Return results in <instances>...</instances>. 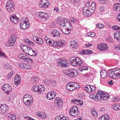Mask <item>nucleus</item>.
Here are the masks:
<instances>
[{
  "label": "nucleus",
  "mask_w": 120,
  "mask_h": 120,
  "mask_svg": "<svg viewBox=\"0 0 120 120\" xmlns=\"http://www.w3.org/2000/svg\"><path fill=\"white\" fill-rule=\"evenodd\" d=\"M107 96H106V94L102 93V92L101 91H98L97 93L90 95V97L95 100L101 99L106 100L110 97L109 95L107 93Z\"/></svg>",
  "instance_id": "obj_1"
},
{
  "label": "nucleus",
  "mask_w": 120,
  "mask_h": 120,
  "mask_svg": "<svg viewBox=\"0 0 120 120\" xmlns=\"http://www.w3.org/2000/svg\"><path fill=\"white\" fill-rule=\"evenodd\" d=\"M109 75V77L112 79H115L119 77L120 76V70L119 68H116L108 70Z\"/></svg>",
  "instance_id": "obj_2"
},
{
  "label": "nucleus",
  "mask_w": 120,
  "mask_h": 120,
  "mask_svg": "<svg viewBox=\"0 0 120 120\" xmlns=\"http://www.w3.org/2000/svg\"><path fill=\"white\" fill-rule=\"evenodd\" d=\"M79 87V85L75 82H70L68 83L66 86V88L68 90L71 91L76 88H78Z\"/></svg>",
  "instance_id": "obj_3"
},
{
  "label": "nucleus",
  "mask_w": 120,
  "mask_h": 120,
  "mask_svg": "<svg viewBox=\"0 0 120 120\" xmlns=\"http://www.w3.org/2000/svg\"><path fill=\"white\" fill-rule=\"evenodd\" d=\"M45 90V88L44 85H34L33 86L32 88V91L35 92H38L41 93L44 91Z\"/></svg>",
  "instance_id": "obj_4"
},
{
  "label": "nucleus",
  "mask_w": 120,
  "mask_h": 120,
  "mask_svg": "<svg viewBox=\"0 0 120 120\" xmlns=\"http://www.w3.org/2000/svg\"><path fill=\"white\" fill-rule=\"evenodd\" d=\"M14 3L11 0L8 1L6 5V8L7 11L11 13L14 10Z\"/></svg>",
  "instance_id": "obj_5"
},
{
  "label": "nucleus",
  "mask_w": 120,
  "mask_h": 120,
  "mask_svg": "<svg viewBox=\"0 0 120 120\" xmlns=\"http://www.w3.org/2000/svg\"><path fill=\"white\" fill-rule=\"evenodd\" d=\"M30 23L29 20L27 19L25 20H22L20 21V26L22 29L25 30L27 29L29 26Z\"/></svg>",
  "instance_id": "obj_6"
},
{
  "label": "nucleus",
  "mask_w": 120,
  "mask_h": 120,
  "mask_svg": "<svg viewBox=\"0 0 120 120\" xmlns=\"http://www.w3.org/2000/svg\"><path fill=\"white\" fill-rule=\"evenodd\" d=\"M66 74L70 77H75L77 75L78 72L76 69H69L66 71Z\"/></svg>",
  "instance_id": "obj_7"
},
{
  "label": "nucleus",
  "mask_w": 120,
  "mask_h": 120,
  "mask_svg": "<svg viewBox=\"0 0 120 120\" xmlns=\"http://www.w3.org/2000/svg\"><path fill=\"white\" fill-rule=\"evenodd\" d=\"M2 89L4 91V93L7 94H9L11 91V86L8 84H6L3 85L2 87Z\"/></svg>",
  "instance_id": "obj_8"
},
{
  "label": "nucleus",
  "mask_w": 120,
  "mask_h": 120,
  "mask_svg": "<svg viewBox=\"0 0 120 120\" xmlns=\"http://www.w3.org/2000/svg\"><path fill=\"white\" fill-rule=\"evenodd\" d=\"M78 109L76 106L73 107L70 109L69 113L70 115L72 116H77L79 114Z\"/></svg>",
  "instance_id": "obj_9"
},
{
  "label": "nucleus",
  "mask_w": 120,
  "mask_h": 120,
  "mask_svg": "<svg viewBox=\"0 0 120 120\" xmlns=\"http://www.w3.org/2000/svg\"><path fill=\"white\" fill-rule=\"evenodd\" d=\"M67 61L63 58H61L58 61V66L60 67H66L68 65Z\"/></svg>",
  "instance_id": "obj_10"
},
{
  "label": "nucleus",
  "mask_w": 120,
  "mask_h": 120,
  "mask_svg": "<svg viewBox=\"0 0 120 120\" xmlns=\"http://www.w3.org/2000/svg\"><path fill=\"white\" fill-rule=\"evenodd\" d=\"M52 42L53 45L55 47H62L65 44V41H64L60 40L58 41H56L53 40Z\"/></svg>",
  "instance_id": "obj_11"
},
{
  "label": "nucleus",
  "mask_w": 120,
  "mask_h": 120,
  "mask_svg": "<svg viewBox=\"0 0 120 120\" xmlns=\"http://www.w3.org/2000/svg\"><path fill=\"white\" fill-rule=\"evenodd\" d=\"M49 2L47 0H41L39 2V6L43 8H47L49 6Z\"/></svg>",
  "instance_id": "obj_12"
},
{
  "label": "nucleus",
  "mask_w": 120,
  "mask_h": 120,
  "mask_svg": "<svg viewBox=\"0 0 120 120\" xmlns=\"http://www.w3.org/2000/svg\"><path fill=\"white\" fill-rule=\"evenodd\" d=\"M33 37L34 41L36 43L40 45L43 43V41L41 38L35 35H33Z\"/></svg>",
  "instance_id": "obj_13"
},
{
  "label": "nucleus",
  "mask_w": 120,
  "mask_h": 120,
  "mask_svg": "<svg viewBox=\"0 0 120 120\" xmlns=\"http://www.w3.org/2000/svg\"><path fill=\"white\" fill-rule=\"evenodd\" d=\"M56 94V93L54 91L49 92L46 95L47 98L49 100H51L54 98Z\"/></svg>",
  "instance_id": "obj_14"
},
{
  "label": "nucleus",
  "mask_w": 120,
  "mask_h": 120,
  "mask_svg": "<svg viewBox=\"0 0 120 120\" xmlns=\"http://www.w3.org/2000/svg\"><path fill=\"white\" fill-rule=\"evenodd\" d=\"M60 28L62 32L66 35L69 34L71 32V30L73 29L72 27H71V28H70L68 27L62 28L61 26H60Z\"/></svg>",
  "instance_id": "obj_15"
},
{
  "label": "nucleus",
  "mask_w": 120,
  "mask_h": 120,
  "mask_svg": "<svg viewBox=\"0 0 120 120\" xmlns=\"http://www.w3.org/2000/svg\"><path fill=\"white\" fill-rule=\"evenodd\" d=\"M40 17L43 20H46L48 19L49 18L48 14L46 13L43 12L38 13Z\"/></svg>",
  "instance_id": "obj_16"
},
{
  "label": "nucleus",
  "mask_w": 120,
  "mask_h": 120,
  "mask_svg": "<svg viewBox=\"0 0 120 120\" xmlns=\"http://www.w3.org/2000/svg\"><path fill=\"white\" fill-rule=\"evenodd\" d=\"M19 18L17 17L15 15H14L11 16L10 18V21L13 24H15L19 21Z\"/></svg>",
  "instance_id": "obj_17"
},
{
  "label": "nucleus",
  "mask_w": 120,
  "mask_h": 120,
  "mask_svg": "<svg viewBox=\"0 0 120 120\" xmlns=\"http://www.w3.org/2000/svg\"><path fill=\"white\" fill-rule=\"evenodd\" d=\"M30 47H28L26 45H23L21 47V48L22 50L27 54L30 55L29 52L31 49Z\"/></svg>",
  "instance_id": "obj_18"
},
{
  "label": "nucleus",
  "mask_w": 120,
  "mask_h": 120,
  "mask_svg": "<svg viewBox=\"0 0 120 120\" xmlns=\"http://www.w3.org/2000/svg\"><path fill=\"white\" fill-rule=\"evenodd\" d=\"M98 48L100 50H104L106 49H108V47L107 45L105 43H103L100 44L98 46Z\"/></svg>",
  "instance_id": "obj_19"
},
{
  "label": "nucleus",
  "mask_w": 120,
  "mask_h": 120,
  "mask_svg": "<svg viewBox=\"0 0 120 120\" xmlns=\"http://www.w3.org/2000/svg\"><path fill=\"white\" fill-rule=\"evenodd\" d=\"M77 57H72L70 58V62L71 65L75 67L77 66Z\"/></svg>",
  "instance_id": "obj_20"
},
{
  "label": "nucleus",
  "mask_w": 120,
  "mask_h": 120,
  "mask_svg": "<svg viewBox=\"0 0 120 120\" xmlns=\"http://www.w3.org/2000/svg\"><path fill=\"white\" fill-rule=\"evenodd\" d=\"M51 33V35L53 37H59L60 36L59 32L56 29L52 30Z\"/></svg>",
  "instance_id": "obj_21"
},
{
  "label": "nucleus",
  "mask_w": 120,
  "mask_h": 120,
  "mask_svg": "<svg viewBox=\"0 0 120 120\" xmlns=\"http://www.w3.org/2000/svg\"><path fill=\"white\" fill-rule=\"evenodd\" d=\"M63 100L62 99L59 98H56L54 102L57 105L59 106L62 105Z\"/></svg>",
  "instance_id": "obj_22"
},
{
  "label": "nucleus",
  "mask_w": 120,
  "mask_h": 120,
  "mask_svg": "<svg viewBox=\"0 0 120 120\" xmlns=\"http://www.w3.org/2000/svg\"><path fill=\"white\" fill-rule=\"evenodd\" d=\"M82 12L84 15L86 16H90L93 13V11H90L88 9H84L82 10Z\"/></svg>",
  "instance_id": "obj_23"
},
{
  "label": "nucleus",
  "mask_w": 120,
  "mask_h": 120,
  "mask_svg": "<svg viewBox=\"0 0 120 120\" xmlns=\"http://www.w3.org/2000/svg\"><path fill=\"white\" fill-rule=\"evenodd\" d=\"M21 81V78L19 75H16L15 77V84L18 86Z\"/></svg>",
  "instance_id": "obj_24"
},
{
  "label": "nucleus",
  "mask_w": 120,
  "mask_h": 120,
  "mask_svg": "<svg viewBox=\"0 0 120 120\" xmlns=\"http://www.w3.org/2000/svg\"><path fill=\"white\" fill-rule=\"evenodd\" d=\"M88 4H89V6L90 9V11H93V13L95 11V9L96 7V5L95 3L93 2L92 3H90V2H89Z\"/></svg>",
  "instance_id": "obj_25"
},
{
  "label": "nucleus",
  "mask_w": 120,
  "mask_h": 120,
  "mask_svg": "<svg viewBox=\"0 0 120 120\" xmlns=\"http://www.w3.org/2000/svg\"><path fill=\"white\" fill-rule=\"evenodd\" d=\"M71 102L72 103L80 105H82L83 104V103L82 101L76 99H74V100H72Z\"/></svg>",
  "instance_id": "obj_26"
},
{
  "label": "nucleus",
  "mask_w": 120,
  "mask_h": 120,
  "mask_svg": "<svg viewBox=\"0 0 120 120\" xmlns=\"http://www.w3.org/2000/svg\"><path fill=\"white\" fill-rule=\"evenodd\" d=\"M7 116L9 120H16V117L14 114L11 113H8L7 115Z\"/></svg>",
  "instance_id": "obj_27"
},
{
  "label": "nucleus",
  "mask_w": 120,
  "mask_h": 120,
  "mask_svg": "<svg viewBox=\"0 0 120 120\" xmlns=\"http://www.w3.org/2000/svg\"><path fill=\"white\" fill-rule=\"evenodd\" d=\"M114 37L118 41H120V31L116 32L114 34Z\"/></svg>",
  "instance_id": "obj_28"
},
{
  "label": "nucleus",
  "mask_w": 120,
  "mask_h": 120,
  "mask_svg": "<svg viewBox=\"0 0 120 120\" xmlns=\"http://www.w3.org/2000/svg\"><path fill=\"white\" fill-rule=\"evenodd\" d=\"M79 45L78 42L75 41H74L72 42V43L71 45V47L73 49L76 48L79 46Z\"/></svg>",
  "instance_id": "obj_29"
},
{
  "label": "nucleus",
  "mask_w": 120,
  "mask_h": 120,
  "mask_svg": "<svg viewBox=\"0 0 120 120\" xmlns=\"http://www.w3.org/2000/svg\"><path fill=\"white\" fill-rule=\"evenodd\" d=\"M100 75L101 77L103 78H106L107 76V73L106 71L104 70H102L100 72Z\"/></svg>",
  "instance_id": "obj_30"
},
{
  "label": "nucleus",
  "mask_w": 120,
  "mask_h": 120,
  "mask_svg": "<svg viewBox=\"0 0 120 120\" xmlns=\"http://www.w3.org/2000/svg\"><path fill=\"white\" fill-rule=\"evenodd\" d=\"M33 98L31 97L30 99V100L27 99L26 100H23L24 103L27 105V106H29L30 104H31V102H32Z\"/></svg>",
  "instance_id": "obj_31"
},
{
  "label": "nucleus",
  "mask_w": 120,
  "mask_h": 120,
  "mask_svg": "<svg viewBox=\"0 0 120 120\" xmlns=\"http://www.w3.org/2000/svg\"><path fill=\"white\" fill-rule=\"evenodd\" d=\"M112 108L115 110H120V104H114L112 105Z\"/></svg>",
  "instance_id": "obj_32"
},
{
  "label": "nucleus",
  "mask_w": 120,
  "mask_h": 120,
  "mask_svg": "<svg viewBox=\"0 0 120 120\" xmlns=\"http://www.w3.org/2000/svg\"><path fill=\"white\" fill-rule=\"evenodd\" d=\"M109 119V115L105 114L100 118L99 120H107Z\"/></svg>",
  "instance_id": "obj_33"
},
{
  "label": "nucleus",
  "mask_w": 120,
  "mask_h": 120,
  "mask_svg": "<svg viewBox=\"0 0 120 120\" xmlns=\"http://www.w3.org/2000/svg\"><path fill=\"white\" fill-rule=\"evenodd\" d=\"M113 9L115 11H120V4L116 3L113 5Z\"/></svg>",
  "instance_id": "obj_34"
},
{
  "label": "nucleus",
  "mask_w": 120,
  "mask_h": 120,
  "mask_svg": "<svg viewBox=\"0 0 120 120\" xmlns=\"http://www.w3.org/2000/svg\"><path fill=\"white\" fill-rule=\"evenodd\" d=\"M77 66H81L83 64V61L81 60L80 58L78 57H77Z\"/></svg>",
  "instance_id": "obj_35"
},
{
  "label": "nucleus",
  "mask_w": 120,
  "mask_h": 120,
  "mask_svg": "<svg viewBox=\"0 0 120 120\" xmlns=\"http://www.w3.org/2000/svg\"><path fill=\"white\" fill-rule=\"evenodd\" d=\"M65 20L66 22L65 23L64 26L67 28L69 27V28H71V27H72L71 23L68 21H67V19H65Z\"/></svg>",
  "instance_id": "obj_36"
},
{
  "label": "nucleus",
  "mask_w": 120,
  "mask_h": 120,
  "mask_svg": "<svg viewBox=\"0 0 120 120\" xmlns=\"http://www.w3.org/2000/svg\"><path fill=\"white\" fill-rule=\"evenodd\" d=\"M66 19H62L60 21L59 23L60 25L61 26H61V28L63 26L64 27L65 26V23Z\"/></svg>",
  "instance_id": "obj_37"
},
{
  "label": "nucleus",
  "mask_w": 120,
  "mask_h": 120,
  "mask_svg": "<svg viewBox=\"0 0 120 120\" xmlns=\"http://www.w3.org/2000/svg\"><path fill=\"white\" fill-rule=\"evenodd\" d=\"M26 56L27 57V55L21 53L18 55V57L19 58L24 60Z\"/></svg>",
  "instance_id": "obj_38"
},
{
  "label": "nucleus",
  "mask_w": 120,
  "mask_h": 120,
  "mask_svg": "<svg viewBox=\"0 0 120 120\" xmlns=\"http://www.w3.org/2000/svg\"><path fill=\"white\" fill-rule=\"evenodd\" d=\"M24 60V61L26 62H29L30 63H32L33 61L32 59L30 58L29 56L27 55V57L26 56Z\"/></svg>",
  "instance_id": "obj_39"
},
{
  "label": "nucleus",
  "mask_w": 120,
  "mask_h": 120,
  "mask_svg": "<svg viewBox=\"0 0 120 120\" xmlns=\"http://www.w3.org/2000/svg\"><path fill=\"white\" fill-rule=\"evenodd\" d=\"M25 42H26V43L30 45H32L33 46H35V44L34 42L29 41L28 39H26L25 41Z\"/></svg>",
  "instance_id": "obj_40"
},
{
  "label": "nucleus",
  "mask_w": 120,
  "mask_h": 120,
  "mask_svg": "<svg viewBox=\"0 0 120 120\" xmlns=\"http://www.w3.org/2000/svg\"><path fill=\"white\" fill-rule=\"evenodd\" d=\"M4 108H3V109L2 111V114L5 113L6 112H7L8 111V106L5 104V105Z\"/></svg>",
  "instance_id": "obj_41"
},
{
  "label": "nucleus",
  "mask_w": 120,
  "mask_h": 120,
  "mask_svg": "<svg viewBox=\"0 0 120 120\" xmlns=\"http://www.w3.org/2000/svg\"><path fill=\"white\" fill-rule=\"evenodd\" d=\"M32 52L33 53V55H31L30 54V55H30L32 56H35L37 55V51H35L33 49H32V48H31V49L30 50L29 54L30 53Z\"/></svg>",
  "instance_id": "obj_42"
},
{
  "label": "nucleus",
  "mask_w": 120,
  "mask_h": 120,
  "mask_svg": "<svg viewBox=\"0 0 120 120\" xmlns=\"http://www.w3.org/2000/svg\"><path fill=\"white\" fill-rule=\"evenodd\" d=\"M56 120H69V119L65 116H64L62 117H60V119L58 118V117H56Z\"/></svg>",
  "instance_id": "obj_43"
},
{
  "label": "nucleus",
  "mask_w": 120,
  "mask_h": 120,
  "mask_svg": "<svg viewBox=\"0 0 120 120\" xmlns=\"http://www.w3.org/2000/svg\"><path fill=\"white\" fill-rule=\"evenodd\" d=\"M87 87H88L87 88H88L91 89V92L94 91L96 88V87L95 86L92 85H90V86H88Z\"/></svg>",
  "instance_id": "obj_44"
},
{
  "label": "nucleus",
  "mask_w": 120,
  "mask_h": 120,
  "mask_svg": "<svg viewBox=\"0 0 120 120\" xmlns=\"http://www.w3.org/2000/svg\"><path fill=\"white\" fill-rule=\"evenodd\" d=\"M88 86H90L89 85H86L85 86V90L88 93L90 94L91 93V89H90L89 88H88L87 87Z\"/></svg>",
  "instance_id": "obj_45"
},
{
  "label": "nucleus",
  "mask_w": 120,
  "mask_h": 120,
  "mask_svg": "<svg viewBox=\"0 0 120 120\" xmlns=\"http://www.w3.org/2000/svg\"><path fill=\"white\" fill-rule=\"evenodd\" d=\"M16 38L17 37L15 35L12 34L11 35L9 40L15 41Z\"/></svg>",
  "instance_id": "obj_46"
},
{
  "label": "nucleus",
  "mask_w": 120,
  "mask_h": 120,
  "mask_svg": "<svg viewBox=\"0 0 120 120\" xmlns=\"http://www.w3.org/2000/svg\"><path fill=\"white\" fill-rule=\"evenodd\" d=\"M71 21L73 23H75L78 21V20L73 17H71L70 18Z\"/></svg>",
  "instance_id": "obj_47"
},
{
  "label": "nucleus",
  "mask_w": 120,
  "mask_h": 120,
  "mask_svg": "<svg viewBox=\"0 0 120 120\" xmlns=\"http://www.w3.org/2000/svg\"><path fill=\"white\" fill-rule=\"evenodd\" d=\"M120 100V98H118V97L116 96V97H114L111 100L114 102H117L118 101Z\"/></svg>",
  "instance_id": "obj_48"
},
{
  "label": "nucleus",
  "mask_w": 120,
  "mask_h": 120,
  "mask_svg": "<svg viewBox=\"0 0 120 120\" xmlns=\"http://www.w3.org/2000/svg\"><path fill=\"white\" fill-rule=\"evenodd\" d=\"M97 26L98 28L100 29H103L104 27V25L101 23L97 24Z\"/></svg>",
  "instance_id": "obj_49"
},
{
  "label": "nucleus",
  "mask_w": 120,
  "mask_h": 120,
  "mask_svg": "<svg viewBox=\"0 0 120 120\" xmlns=\"http://www.w3.org/2000/svg\"><path fill=\"white\" fill-rule=\"evenodd\" d=\"M87 35L92 37H94L95 35V34L94 32H90L87 34Z\"/></svg>",
  "instance_id": "obj_50"
},
{
  "label": "nucleus",
  "mask_w": 120,
  "mask_h": 120,
  "mask_svg": "<svg viewBox=\"0 0 120 120\" xmlns=\"http://www.w3.org/2000/svg\"><path fill=\"white\" fill-rule=\"evenodd\" d=\"M82 68L80 70L81 71H82L83 70H87L88 69V68L87 66L84 65H82Z\"/></svg>",
  "instance_id": "obj_51"
},
{
  "label": "nucleus",
  "mask_w": 120,
  "mask_h": 120,
  "mask_svg": "<svg viewBox=\"0 0 120 120\" xmlns=\"http://www.w3.org/2000/svg\"><path fill=\"white\" fill-rule=\"evenodd\" d=\"M112 28L114 30H120V27L117 25L113 26Z\"/></svg>",
  "instance_id": "obj_52"
},
{
  "label": "nucleus",
  "mask_w": 120,
  "mask_h": 120,
  "mask_svg": "<svg viewBox=\"0 0 120 120\" xmlns=\"http://www.w3.org/2000/svg\"><path fill=\"white\" fill-rule=\"evenodd\" d=\"M0 57H3L4 58H7V57L6 55L2 51H0Z\"/></svg>",
  "instance_id": "obj_53"
},
{
  "label": "nucleus",
  "mask_w": 120,
  "mask_h": 120,
  "mask_svg": "<svg viewBox=\"0 0 120 120\" xmlns=\"http://www.w3.org/2000/svg\"><path fill=\"white\" fill-rule=\"evenodd\" d=\"M15 42V41H12L10 40H9V44L8 45V46H13Z\"/></svg>",
  "instance_id": "obj_54"
},
{
  "label": "nucleus",
  "mask_w": 120,
  "mask_h": 120,
  "mask_svg": "<svg viewBox=\"0 0 120 120\" xmlns=\"http://www.w3.org/2000/svg\"><path fill=\"white\" fill-rule=\"evenodd\" d=\"M19 67L23 69H25L28 68L24 64L22 63L19 65Z\"/></svg>",
  "instance_id": "obj_55"
},
{
  "label": "nucleus",
  "mask_w": 120,
  "mask_h": 120,
  "mask_svg": "<svg viewBox=\"0 0 120 120\" xmlns=\"http://www.w3.org/2000/svg\"><path fill=\"white\" fill-rule=\"evenodd\" d=\"M50 81V80H49L48 79H46L44 80V82L45 84L48 85H50V82L51 81Z\"/></svg>",
  "instance_id": "obj_56"
},
{
  "label": "nucleus",
  "mask_w": 120,
  "mask_h": 120,
  "mask_svg": "<svg viewBox=\"0 0 120 120\" xmlns=\"http://www.w3.org/2000/svg\"><path fill=\"white\" fill-rule=\"evenodd\" d=\"M50 81H51L50 82V85H51L54 86L55 85L56 82L54 80L51 79H50Z\"/></svg>",
  "instance_id": "obj_57"
},
{
  "label": "nucleus",
  "mask_w": 120,
  "mask_h": 120,
  "mask_svg": "<svg viewBox=\"0 0 120 120\" xmlns=\"http://www.w3.org/2000/svg\"><path fill=\"white\" fill-rule=\"evenodd\" d=\"M39 80V79L38 77H35L33 78L32 80L34 83H36Z\"/></svg>",
  "instance_id": "obj_58"
},
{
  "label": "nucleus",
  "mask_w": 120,
  "mask_h": 120,
  "mask_svg": "<svg viewBox=\"0 0 120 120\" xmlns=\"http://www.w3.org/2000/svg\"><path fill=\"white\" fill-rule=\"evenodd\" d=\"M5 104H0V112H1L3 108H4Z\"/></svg>",
  "instance_id": "obj_59"
},
{
  "label": "nucleus",
  "mask_w": 120,
  "mask_h": 120,
  "mask_svg": "<svg viewBox=\"0 0 120 120\" xmlns=\"http://www.w3.org/2000/svg\"><path fill=\"white\" fill-rule=\"evenodd\" d=\"M29 97V95L28 94H26L23 97V100H26L27 99V98Z\"/></svg>",
  "instance_id": "obj_60"
},
{
  "label": "nucleus",
  "mask_w": 120,
  "mask_h": 120,
  "mask_svg": "<svg viewBox=\"0 0 120 120\" xmlns=\"http://www.w3.org/2000/svg\"><path fill=\"white\" fill-rule=\"evenodd\" d=\"M86 54H91L92 52V51L89 49L86 50Z\"/></svg>",
  "instance_id": "obj_61"
},
{
  "label": "nucleus",
  "mask_w": 120,
  "mask_h": 120,
  "mask_svg": "<svg viewBox=\"0 0 120 120\" xmlns=\"http://www.w3.org/2000/svg\"><path fill=\"white\" fill-rule=\"evenodd\" d=\"M53 11L54 12L58 13L59 11V10L58 8H54Z\"/></svg>",
  "instance_id": "obj_62"
},
{
  "label": "nucleus",
  "mask_w": 120,
  "mask_h": 120,
  "mask_svg": "<svg viewBox=\"0 0 120 120\" xmlns=\"http://www.w3.org/2000/svg\"><path fill=\"white\" fill-rule=\"evenodd\" d=\"M105 9V8L104 7L101 6L99 8V10L100 11H103Z\"/></svg>",
  "instance_id": "obj_63"
},
{
  "label": "nucleus",
  "mask_w": 120,
  "mask_h": 120,
  "mask_svg": "<svg viewBox=\"0 0 120 120\" xmlns=\"http://www.w3.org/2000/svg\"><path fill=\"white\" fill-rule=\"evenodd\" d=\"M99 2L100 3H105L106 2L105 0H98Z\"/></svg>",
  "instance_id": "obj_64"
}]
</instances>
